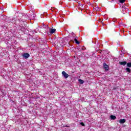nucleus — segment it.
<instances>
[{
  "mask_svg": "<svg viewBox=\"0 0 131 131\" xmlns=\"http://www.w3.org/2000/svg\"><path fill=\"white\" fill-rule=\"evenodd\" d=\"M6 21L7 23L9 24V25H13L14 24H17V19L16 18H12V19L10 18H8L6 19Z\"/></svg>",
  "mask_w": 131,
  "mask_h": 131,
  "instance_id": "nucleus-1",
  "label": "nucleus"
},
{
  "mask_svg": "<svg viewBox=\"0 0 131 131\" xmlns=\"http://www.w3.org/2000/svg\"><path fill=\"white\" fill-rule=\"evenodd\" d=\"M128 12V9H127L125 6H122V13L123 14H126Z\"/></svg>",
  "mask_w": 131,
  "mask_h": 131,
  "instance_id": "nucleus-2",
  "label": "nucleus"
},
{
  "mask_svg": "<svg viewBox=\"0 0 131 131\" xmlns=\"http://www.w3.org/2000/svg\"><path fill=\"white\" fill-rule=\"evenodd\" d=\"M23 57L25 59H28L30 57V55L27 53H25L23 54Z\"/></svg>",
  "mask_w": 131,
  "mask_h": 131,
  "instance_id": "nucleus-3",
  "label": "nucleus"
},
{
  "mask_svg": "<svg viewBox=\"0 0 131 131\" xmlns=\"http://www.w3.org/2000/svg\"><path fill=\"white\" fill-rule=\"evenodd\" d=\"M62 75L64 77V78L67 79L68 77H69V75L67 74L65 71L62 72Z\"/></svg>",
  "mask_w": 131,
  "mask_h": 131,
  "instance_id": "nucleus-4",
  "label": "nucleus"
},
{
  "mask_svg": "<svg viewBox=\"0 0 131 131\" xmlns=\"http://www.w3.org/2000/svg\"><path fill=\"white\" fill-rule=\"evenodd\" d=\"M126 61H119V64H120V65H122L123 66H125V65L127 64Z\"/></svg>",
  "mask_w": 131,
  "mask_h": 131,
  "instance_id": "nucleus-5",
  "label": "nucleus"
},
{
  "mask_svg": "<svg viewBox=\"0 0 131 131\" xmlns=\"http://www.w3.org/2000/svg\"><path fill=\"white\" fill-rule=\"evenodd\" d=\"M103 67L105 69V70L107 71V70H109V66H108V65H106V63H103Z\"/></svg>",
  "mask_w": 131,
  "mask_h": 131,
  "instance_id": "nucleus-6",
  "label": "nucleus"
},
{
  "mask_svg": "<svg viewBox=\"0 0 131 131\" xmlns=\"http://www.w3.org/2000/svg\"><path fill=\"white\" fill-rule=\"evenodd\" d=\"M56 32V29H50V33L51 34H53V33H54Z\"/></svg>",
  "mask_w": 131,
  "mask_h": 131,
  "instance_id": "nucleus-7",
  "label": "nucleus"
},
{
  "mask_svg": "<svg viewBox=\"0 0 131 131\" xmlns=\"http://www.w3.org/2000/svg\"><path fill=\"white\" fill-rule=\"evenodd\" d=\"M2 28L6 30V29H8V24H5L4 26H2Z\"/></svg>",
  "mask_w": 131,
  "mask_h": 131,
  "instance_id": "nucleus-8",
  "label": "nucleus"
},
{
  "mask_svg": "<svg viewBox=\"0 0 131 131\" xmlns=\"http://www.w3.org/2000/svg\"><path fill=\"white\" fill-rule=\"evenodd\" d=\"M125 121H126L125 119H120L119 121V123L123 124V123H124L125 122Z\"/></svg>",
  "mask_w": 131,
  "mask_h": 131,
  "instance_id": "nucleus-9",
  "label": "nucleus"
},
{
  "mask_svg": "<svg viewBox=\"0 0 131 131\" xmlns=\"http://www.w3.org/2000/svg\"><path fill=\"white\" fill-rule=\"evenodd\" d=\"M110 117L112 120H115V119H116V116L114 115H111Z\"/></svg>",
  "mask_w": 131,
  "mask_h": 131,
  "instance_id": "nucleus-10",
  "label": "nucleus"
},
{
  "mask_svg": "<svg viewBox=\"0 0 131 131\" xmlns=\"http://www.w3.org/2000/svg\"><path fill=\"white\" fill-rule=\"evenodd\" d=\"M74 41H75V43L77 45H79L80 42L79 41L77 40V39L76 38L74 39Z\"/></svg>",
  "mask_w": 131,
  "mask_h": 131,
  "instance_id": "nucleus-11",
  "label": "nucleus"
},
{
  "mask_svg": "<svg viewBox=\"0 0 131 131\" xmlns=\"http://www.w3.org/2000/svg\"><path fill=\"white\" fill-rule=\"evenodd\" d=\"M126 72H128V73H130V69L129 68H126L125 69Z\"/></svg>",
  "mask_w": 131,
  "mask_h": 131,
  "instance_id": "nucleus-12",
  "label": "nucleus"
},
{
  "mask_svg": "<svg viewBox=\"0 0 131 131\" xmlns=\"http://www.w3.org/2000/svg\"><path fill=\"white\" fill-rule=\"evenodd\" d=\"M78 81L79 83H80V84H82L84 82V81H83V80L81 79H79Z\"/></svg>",
  "mask_w": 131,
  "mask_h": 131,
  "instance_id": "nucleus-13",
  "label": "nucleus"
},
{
  "mask_svg": "<svg viewBox=\"0 0 131 131\" xmlns=\"http://www.w3.org/2000/svg\"><path fill=\"white\" fill-rule=\"evenodd\" d=\"M127 67L131 68V62H127Z\"/></svg>",
  "mask_w": 131,
  "mask_h": 131,
  "instance_id": "nucleus-14",
  "label": "nucleus"
},
{
  "mask_svg": "<svg viewBox=\"0 0 131 131\" xmlns=\"http://www.w3.org/2000/svg\"><path fill=\"white\" fill-rule=\"evenodd\" d=\"M119 2L120 3V4H123V3L125 2V0H119Z\"/></svg>",
  "mask_w": 131,
  "mask_h": 131,
  "instance_id": "nucleus-15",
  "label": "nucleus"
},
{
  "mask_svg": "<svg viewBox=\"0 0 131 131\" xmlns=\"http://www.w3.org/2000/svg\"><path fill=\"white\" fill-rule=\"evenodd\" d=\"M80 124H81V125H82V126H84L85 125L84 124V123L83 122H80Z\"/></svg>",
  "mask_w": 131,
  "mask_h": 131,
  "instance_id": "nucleus-16",
  "label": "nucleus"
},
{
  "mask_svg": "<svg viewBox=\"0 0 131 131\" xmlns=\"http://www.w3.org/2000/svg\"><path fill=\"white\" fill-rule=\"evenodd\" d=\"M95 10H96V11H99V7H96V8H95Z\"/></svg>",
  "mask_w": 131,
  "mask_h": 131,
  "instance_id": "nucleus-17",
  "label": "nucleus"
},
{
  "mask_svg": "<svg viewBox=\"0 0 131 131\" xmlns=\"http://www.w3.org/2000/svg\"><path fill=\"white\" fill-rule=\"evenodd\" d=\"M88 5H89V6H92V3H88Z\"/></svg>",
  "mask_w": 131,
  "mask_h": 131,
  "instance_id": "nucleus-18",
  "label": "nucleus"
},
{
  "mask_svg": "<svg viewBox=\"0 0 131 131\" xmlns=\"http://www.w3.org/2000/svg\"><path fill=\"white\" fill-rule=\"evenodd\" d=\"M113 90L114 91H115V90H116V88H114L113 89Z\"/></svg>",
  "mask_w": 131,
  "mask_h": 131,
  "instance_id": "nucleus-19",
  "label": "nucleus"
},
{
  "mask_svg": "<svg viewBox=\"0 0 131 131\" xmlns=\"http://www.w3.org/2000/svg\"><path fill=\"white\" fill-rule=\"evenodd\" d=\"M66 127H68V125H66Z\"/></svg>",
  "mask_w": 131,
  "mask_h": 131,
  "instance_id": "nucleus-20",
  "label": "nucleus"
},
{
  "mask_svg": "<svg viewBox=\"0 0 131 131\" xmlns=\"http://www.w3.org/2000/svg\"><path fill=\"white\" fill-rule=\"evenodd\" d=\"M73 35H74V33H73Z\"/></svg>",
  "mask_w": 131,
  "mask_h": 131,
  "instance_id": "nucleus-21",
  "label": "nucleus"
}]
</instances>
